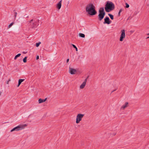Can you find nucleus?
<instances>
[{
	"instance_id": "nucleus-1",
	"label": "nucleus",
	"mask_w": 149,
	"mask_h": 149,
	"mask_svg": "<svg viewBox=\"0 0 149 149\" xmlns=\"http://www.w3.org/2000/svg\"><path fill=\"white\" fill-rule=\"evenodd\" d=\"M95 6L92 3L88 4L86 6L85 10L87 13L89 15L93 16L97 13Z\"/></svg>"
},
{
	"instance_id": "nucleus-2",
	"label": "nucleus",
	"mask_w": 149,
	"mask_h": 149,
	"mask_svg": "<svg viewBox=\"0 0 149 149\" xmlns=\"http://www.w3.org/2000/svg\"><path fill=\"white\" fill-rule=\"evenodd\" d=\"M115 8L114 4L111 2H107L105 7V9L107 12H109L113 10Z\"/></svg>"
},
{
	"instance_id": "nucleus-3",
	"label": "nucleus",
	"mask_w": 149,
	"mask_h": 149,
	"mask_svg": "<svg viewBox=\"0 0 149 149\" xmlns=\"http://www.w3.org/2000/svg\"><path fill=\"white\" fill-rule=\"evenodd\" d=\"M38 22L37 20H35L32 19L29 22V26L32 29L35 28L39 25Z\"/></svg>"
},
{
	"instance_id": "nucleus-4",
	"label": "nucleus",
	"mask_w": 149,
	"mask_h": 149,
	"mask_svg": "<svg viewBox=\"0 0 149 149\" xmlns=\"http://www.w3.org/2000/svg\"><path fill=\"white\" fill-rule=\"evenodd\" d=\"M26 126V124L19 125L13 128L10 130V132H12L14 131H18L22 130L24 128V127Z\"/></svg>"
},
{
	"instance_id": "nucleus-5",
	"label": "nucleus",
	"mask_w": 149,
	"mask_h": 149,
	"mask_svg": "<svg viewBox=\"0 0 149 149\" xmlns=\"http://www.w3.org/2000/svg\"><path fill=\"white\" fill-rule=\"evenodd\" d=\"M84 116V114L81 113L78 114L76 116V123L77 124L79 123L82 120V118Z\"/></svg>"
},
{
	"instance_id": "nucleus-6",
	"label": "nucleus",
	"mask_w": 149,
	"mask_h": 149,
	"mask_svg": "<svg viewBox=\"0 0 149 149\" xmlns=\"http://www.w3.org/2000/svg\"><path fill=\"white\" fill-rule=\"evenodd\" d=\"M126 37L125 30L124 29H122L120 31V35L119 40L120 41H123Z\"/></svg>"
},
{
	"instance_id": "nucleus-7",
	"label": "nucleus",
	"mask_w": 149,
	"mask_h": 149,
	"mask_svg": "<svg viewBox=\"0 0 149 149\" xmlns=\"http://www.w3.org/2000/svg\"><path fill=\"white\" fill-rule=\"evenodd\" d=\"M69 72L71 74H74L77 72V70L72 68H69Z\"/></svg>"
},
{
	"instance_id": "nucleus-8",
	"label": "nucleus",
	"mask_w": 149,
	"mask_h": 149,
	"mask_svg": "<svg viewBox=\"0 0 149 149\" xmlns=\"http://www.w3.org/2000/svg\"><path fill=\"white\" fill-rule=\"evenodd\" d=\"M129 106V103L128 102H125L123 104L120 108V110H124Z\"/></svg>"
},
{
	"instance_id": "nucleus-9",
	"label": "nucleus",
	"mask_w": 149,
	"mask_h": 149,
	"mask_svg": "<svg viewBox=\"0 0 149 149\" xmlns=\"http://www.w3.org/2000/svg\"><path fill=\"white\" fill-rule=\"evenodd\" d=\"M88 78H86L85 79L84 81L82 83V84L80 85L79 86V88L80 89H83L85 86L86 82L87 81V79Z\"/></svg>"
},
{
	"instance_id": "nucleus-10",
	"label": "nucleus",
	"mask_w": 149,
	"mask_h": 149,
	"mask_svg": "<svg viewBox=\"0 0 149 149\" xmlns=\"http://www.w3.org/2000/svg\"><path fill=\"white\" fill-rule=\"evenodd\" d=\"M104 24H109L111 22V21H110V19L109 17H106L104 19Z\"/></svg>"
},
{
	"instance_id": "nucleus-11",
	"label": "nucleus",
	"mask_w": 149,
	"mask_h": 149,
	"mask_svg": "<svg viewBox=\"0 0 149 149\" xmlns=\"http://www.w3.org/2000/svg\"><path fill=\"white\" fill-rule=\"evenodd\" d=\"M105 13H99L98 15V19L100 21H101L103 18Z\"/></svg>"
},
{
	"instance_id": "nucleus-12",
	"label": "nucleus",
	"mask_w": 149,
	"mask_h": 149,
	"mask_svg": "<svg viewBox=\"0 0 149 149\" xmlns=\"http://www.w3.org/2000/svg\"><path fill=\"white\" fill-rule=\"evenodd\" d=\"M62 0H61L56 5V7L57 9L59 10L61 6Z\"/></svg>"
},
{
	"instance_id": "nucleus-13",
	"label": "nucleus",
	"mask_w": 149,
	"mask_h": 149,
	"mask_svg": "<svg viewBox=\"0 0 149 149\" xmlns=\"http://www.w3.org/2000/svg\"><path fill=\"white\" fill-rule=\"evenodd\" d=\"M47 100V98H46L44 99H42L41 98H40L38 100V102L39 103H41L45 102Z\"/></svg>"
},
{
	"instance_id": "nucleus-14",
	"label": "nucleus",
	"mask_w": 149,
	"mask_h": 149,
	"mask_svg": "<svg viewBox=\"0 0 149 149\" xmlns=\"http://www.w3.org/2000/svg\"><path fill=\"white\" fill-rule=\"evenodd\" d=\"M99 13H105L104 8H101L99 10Z\"/></svg>"
},
{
	"instance_id": "nucleus-15",
	"label": "nucleus",
	"mask_w": 149,
	"mask_h": 149,
	"mask_svg": "<svg viewBox=\"0 0 149 149\" xmlns=\"http://www.w3.org/2000/svg\"><path fill=\"white\" fill-rule=\"evenodd\" d=\"M24 80V79H19L18 81V85L17 86V87H18L21 84L22 82Z\"/></svg>"
},
{
	"instance_id": "nucleus-16",
	"label": "nucleus",
	"mask_w": 149,
	"mask_h": 149,
	"mask_svg": "<svg viewBox=\"0 0 149 149\" xmlns=\"http://www.w3.org/2000/svg\"><path fill=\"white\" fill-rule=\"evenodd\" d=\"M21 55V54H18L16 55L14 58V59L16 60L17 58L19 57Z\"/></svg>"
},
{
	"instance_id": "nucleus-17",
	"label": "nucleus",
	"mask_w": 149,
	"mask_h": 149,
	"mask_svg": "<svg viewBox=\"0 0 149 149\" xmlns=\"http://www.w3.org/2000/svg\"><path fill=\"white\" fill-rule=\"evenodd\" d=\"M79 36L82 37V38H84L85 37V35L84 34L82 33H80L79 34Z\"/></svg>"
},
{
	"instance_id": "nucleus-18",
	"label": "nucleus",
	"mask_w": 149,
	"mask_h": 149,
	"mask_svg": "<svg viewBox=\"0 0 149 149\" xmlns=\"http://www.w3.org/2000/svg\"><path fill=\"white\" fill-rule=\"evenodd\" d=\"M108 15L111 19L113 20V16L112 15L110 14H108Z\"/></svg>"
},
{
	"instance_id": "nucleus-19",
	"label": "nucleus",
	"mask_w": 149,
	"mask_h": 149,
	"mask_svg": "<svg viewBox=\"0 0 149 149\" xmlns=\"http://www.w3.org/2000/svg\"><path fill=\"white\" fill-rule=\"evenodd\" d=\"M27 58V57H25L23 59V61L24 63H26V59Z\"/></svg>"
},
{
	"instance_id": "nucleus-20",
	"label": "nucleus",
	"mask_w": 149,
	"mask_h": 149,
	"mask_svg": "<svg viewBox=\"0 0 149 149\" xmlns=\"http://www.w3.org/2000/svg\"><path fill=\"white\" fill-rule=\"evenodd\" d=\"M41 42H37L36 44V46L37 47H38L41 44Z\"/></svg>"
},
{
	"instance_id": "nucleus-21",
	"label": "nucleus",
	"mask_w": 149,
	"mask_h": 149,
	"mask_svg": "<svg viewBox=\"0 0 149 149\" xmlns=\"http://www.w3.org/2000/svg\"><path fill=\"white\" fill-rule=\"evenodd\" d=\"M14 24L13 22H12L10 23V24H9L8 26V28H10Z\"/></svg>"
},
{
	"instance_id": "nucleus-22",
	"label": "nucleus",
	"mask_w": 149,
	"mask_h": 149,
	"mask_svg": "<svg viewBox=\"0 0 149 149\" xmlns=\"http://www.w3.org/2000/svg\"><path fill=\"white\" fill-rule=\"evenodd\" d=\"M72 46L75 49H76V51H78V49L77 48V47L74 45L73 44H72Z\"/></svg>"
},
{
	"instance_id": "nucleus-23",
	"label": "nucleus",
	"mask_w": 149,
	"mask_h": 149,
	"mask_svg": "<svg viewBox=\"0 0 149 149\" xmlns=\"http://www.w3.org/2000/svg\"><path fill=\"white\" fill-rule=\"evenodd\" d=\"M123 11V9H120V10H119V11L118 13V15L119 16H120V13Z\"/></svg>"
},
{
	"instance_id": "nucleus-24",
	"label": "nucleus",
	"mask_w": 149,
	"mask_h": 149,
	"mask_svg": "<svg viewBox=\"0 0 149 149\" xmlns=\"http://www.w3.org/2000/svg\"><path fill=\"white\" fill-rule=\"evenodd\" d=\"M125 5H126L125 7L126 8H128L129 7V5L128 3H125Z\"/></svg>"
},
{
	"instance_id": "nucleus-25",
	"label": "nucleus",
	"mask_w": 149,
	"mask_h": 149,
	"mask_svg": "<svg viewBox=\"0 0 149 149\" xmlns=\"http://www.w3.org/2000/svg\"><path fill=\"white\" fill-rule=\"evenodd\" d=\"M14 13L15 14V15H14L15 18H16L17 13L16 12H14Z\"/></svg>"
},
{
	"instance_id": "nucleus-26",
	"label": "nucleus",
	"mask_w": 149,
	"mask_h": 149,
	"mask_svg": "<svg viewBox=\"0 0 149 149\" xmlns=\"http://www.w3.org/2000/svg\"><path fill=\"white\" fill-rule=\"evenodd\" d=\"M39 58V56H37L36 57V59L37 60V59H38Z\"/></svg>"
},
{
	"instance_id": "nucleus-27",
	"label": "nucleus",
	"mask_w": 149,
	"mask_h": 149,
	"mask_svg": "<svg viewBox=\"0 0 149 149\" xmlns=\"http://www.w3.org/2000/svg\"><path fill=\"white\" fill-rule=\"evenodd\" d=\"M69 61V59H67L66 60V62L67 63Z\"/></svg>"
},
{
	"instance_id": "nucleus-28",
	"label": "nucleus",
	"mask_w": 149,
	"mask_h": 149,
	"mask_svg": "<svg viewBox=\"0 0 149 149\" xmlns=\"http://www.w3.org/2000/svg\"><path fill=\"white\" fill-rule=\"evenodd\" d=\"M23 53L24 54H25L26 53V52H23Z\"/></svg>"
},
{
	"instance_id": "nucleus-29",
	"label": "nucleus",
	"mask_w": 149,
	"mask_h": 149,
	"mask_svg": "<svg viewBox=\"0 0 149 149\" xmlns=\"http://www.w3.org/2000/svg\"><path fill=\"white\" fill-rule=\"evenodd\" d=\"M9 83V81H7L6 84H8Z\"/></svg>"
},
{
	"instance_id": "nucleus-30",
	"label": "nucleus",
	"mask_w": 149,
	"mask_h": 149,
	"mask_svg": "<svg viewBox=\"0 0 149 149\" xmlns=\"http://www.w3.org/2000/svg\"><path fill=\"white\" fill-rule=\"evenodd\" d=\"M10 81V79H9V80L8 81H9V82Z\"/></svg>"
},
{
	"instance_id": "nucleus-31",
	"label": "nucleus",
	"mask_w": 149,
	"mask_h": 149,
	"mask_svg": "<svg viewBox=\"0 0 149 149\" xmlns=\"http://www.w3.org/2000/svg\"><path fill=\"white\" fill-rule=\"evenodd\" d=\"M1 92H0V95H1Z\"/></svg>"
},
{
	"instance_id": "nucleus-32",
	"label": "nucleus",
	"mask_w": 149,
	"mask_h": 149,
	"mask_svg": "<svg viewBox=\"0 0 149 149\" xmlns=\"http://www.w3.org/2000/svg\"><path fill=\"white\" fill-rule=\"evenodd\" d=\"M116 134V133H114V135H115Z\"/></svg>"
},
{
	"instance_id": "nucleus-33",
	"label": "nucleus",
	"mask_w": 149,
	"mask_h": 149,
	"mask_svg": "<svg viewBox=\"0 0 149 149\" xmlns=\"http://www.w3.org/2000/svg\"><path fill=\"white\" fill-rule=\"evenodd\" d=\"M116 91V90H114V91H112V92H113L114 91Z\"/></svg>"
},
{
	"instance_id": "nucleus-34",
	"label": "nucleus",
	"mask_w": 149,
	"mask_h": 149,
	"mask_svg": "<svg viewBox=\"0 0 149 149\" xmlns=\"http://www.w3.org/2000/svg\"><path fill=\"white\" fill-rule=\"evenodd\" d=\"M28 17V16H27L26 17Z\"/></svg>"
}]
</instances>
